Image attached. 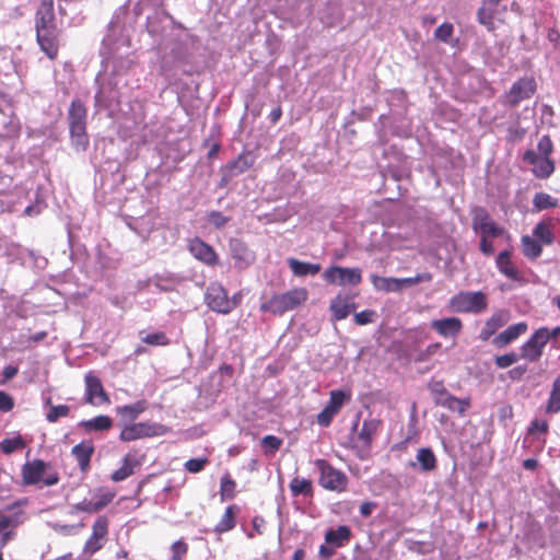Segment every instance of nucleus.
Here are the masks:
<instances>
[{"label":"nucleus","mask_w":560,"mask_h":560,"mask_svg":"<svg viewBox=\"0 0 560 560\" xmlns=\"http://www.w3.org/2000/svg\"><path fill=\"white\" fill-rule=\"evenodd\" d=\"M36 42L50 60H56L60 47V30L56 23L54 0H39L35 12Z\"/></svg>","instance_id":"f257e3e1"},{"label":"nucleus","mask_w":560,"mask_h":560,"mask_svg":"<svg viewBox=\"0 0 560 560\" xmlns=\"http://www.w3.org/2000/svg\"><path fill=\"white\" fill-rule=\"evenodd\" d=\"M69 132L77 150L85 151L90 140L86 132V107L80 100H73L68 110Z\"/></svg>","instance_id":"f03ea898"},{"label":"nucleus","mask_w":560,"mask_h":560,"mask_svg":"<svg viewBox=\"0 0 560 560\" xmlns=\"http://www.w3.org/2000/svg\"><path fill=\"white\" fill-rule=\"evenodd\" d=\"M308 292L305 288H294L282 294L273 295L260 305L262 312L275 315H282L285 312L295 310L307 301Z\"/></svg>","instance_id":"7ed1b4c3"},{"label":"nucleus","mask_w":560,"mask_h":560,"mask_svg":"<svg viewBox=\"0 0 560 560\" xmlns=\"http://www.w3.org/2000/svg\"><path fill=\"white\" fill-rule=\"evenodd\" d=\"M314 465L319 472L318 483L322 488L337 493L347 491L349 478L342 470L323 458L315 459Z\"/></svg>","instance_id":"20e7f679"},{"label":"nucleus","mask_w":560,"mask_h":560,"mask_svg":"<svg viewBox=\"0 0 560 560\" xmlns=\"http://www.w3.org/2000/svg\"><path fill=\"white\" fill-rule=\"evenodd\" d=\"M448 306L455 313L480 314L488 308V296L481 291H460L450 299Z\"/></svg>","instance_id":"39448f33"},{"label":"nucleus","mask_w":560,"mask_h":560,"mask_svg":"<svg viewBox=\"0 0 560 560\" xmlns=\"http://www.w3.org/2000/svg\"><path fill=\"white\" fill-rule=\"evenodd\" d=\"M50 468V464H47L42 459L26 462L22 466L21 471L23 483L31 486L43 481L45 486L57 485L59 481V475Z\"/></svg>","instance_id":"423d86ee"},{"label":"nucleus","mask_w":560,"mask_h":560,"mask_svg":"<svg viewBox=\"0 0 560 560\" xmlns=\"http://www.w3.org/2000/svg\"><path fill=\"white\" fill-rule=\"evenodd\" d=\"M537 84L533 77H523L515 81L503 96V104L511 108L521 102L529 100L536 92Z\"/></svg>","instance_id":"0eeeda50"},{"label":"nucleus","mask_w":560,"mask_h":560,"mask_svg":"<svg viewBox=\"0 0 560 560\" xmlns=\"http://www.w3.org/2000/svg\"><path fill=\"white\" fill-rule=\"evenodd\" d=\"M163 424L154 422H137L126 425L119 433V440L131 442L144 438H154L166 433Z\"/></svg>","instance_id":"6e6552de"},{"label":"nucleus","mask_w":560,"mask_h":560,"mask_svg":"<svg viewBox=\"0 0 560 560\" xmlns=\"http://www.w3.org/2000/svg\"><path fill=\"white\" fill-rule=\"evenodd\" d=\"M205 302L211 311L220 314H229L236 306V303L229 299L226 290L219 282L209 284Z\"/></svg>","instance_id":"1a4fd4ad"},{"label":"nucleus","mask_w":560,"mask_h":560,"mask_svg":"<svg viewBox=\"0 0 560 560\" xmlns=\"http://www.w3.org/2000/svg\"><path fill=\"white\" fill-rule=\"evenodd\" d=\"M109 529V521L105 515L98 516L93 525L92 533L84 542L83 553L93 556L105 546Z\"/></svg>","instance_id":"9d476101"},{"label":"nucleus","mask_w":560,"mask_h":560,"mask_svg":"<svg viewBox=\"0 0 560 560\" xmlns=\"http://www.w3.org/2000/svg\"><path fill=\"white\" fill-rule=\"evenodd\" d=\"M323 278L330 284L358 285L362 282V270L358 267L330 266L324 271Z\"/></svg>","instance_id":"9b49d317"},{"label":"nucleus","mask_w":560,"mask_h":560,"mask_svg":"<svg viewBox=\"0 0 560 560\" xmlns=\"http://www.w3.org/2000/svg\"><path fill=\"white\" fill-rule=\"evenodd\" d=\"M472 230L479 232L480 237H500L505 230L499 226L490 217L489 212L481 207L472 211Z\"/></svg>","instance_id":"f8f14e48"},{"label":"nucleus","mask_w":560,"mask_h":560,"mask_svg":"<svg viewBox=\"0 0 560 560\" xmlns=\"http://www.w3.org/2000/svg\"><path fill=\"white\" fill-rule=\"evenodd\" d=\"M85 382V394L84 400L86 404L92 406L109 405L110 399L108 394L105 392L101 378L93 372L86 373L84 377Z\"/></svg>","instance_id":"ddd939ff"},{"label":"nucleus","mask_w":560,"mask_h":560,"mask_svg":"<svg viewBox=\"0 0 560 560\" xmlns=\"http://www.w3.org/2000/svg\"><path fill=\"white\" fill-rule=\"evenodd\" d=\"M116 497L115 490L105 488L97 489L95 493V500L83 499L73 505V510L77 512H84L88 514L98 513L109 505Z\"/></svg>","instance_id":"4468645a"},{"label":"nucleus","mask_w":560,"mask_h":560,"mask_svg":"<svg viewBox=\"0 0 560 560\" xmlns=\"http://www.w3.org/2000/svg\"><path fill=\"white\" fill-rule=\"evenodd\" d=\"M523 161L533 165L532 172L539 179L549 178L556 168L555 161L551 158L539 156L533 149L524 152Z\"/></svg>","instance_id":"2eb2a0df"},{"label":"nucleus","mask_w":560,"mask_h":560,"mask_svg":"<svg viewBox=\"0 0 560 560\" xmlns=\"http://www.w3.org/2000/svg\"><path fill=\"white\" fill-rule=\"evenodd\" d=\"M255 164V158L249 152H242L238 156L229 162L226 165L222 167V178L220 186L224 187L233 177L241 175L248 171Z\"/></svg>","instance_id":"dca6fc26"},{"label":"nucleus","mask_w":560,"mask_h":560,"mask_svg":"<svg viewBox=\"0 0 560 560\" xmlns=\"http://www.w3.org/2000/svg\"><path fill=\"white\" fill-rule=\"evenodd\" d=\"M548 342V335L544 329H537L530 338L521 347V357L536 362L542 355V350Z\"/></svg>","instance_id":"f3484780"},{"label":"nucleus","mask_w":560,"mask_h":560,"mask_svg":"<svg viewBox=\"0 0 560 560\" xmlns=\"http://www.w3.org/2000/svg\"><path fill=\"white\" fill-rule=\"evenodd\" d=\"M190 254L200 262L213 267L219 262V256L214 248L199 237L189 241Z\"/></svg>","instance_id":"a211bd4d"},{"label":"nucleus","mask_w":560,"mask_h":560,"mask_svg":"<svg viewBox=\"0 0 560 560\" xmlns=\"http://www.w3.org/2000/svg\"><path fill=\"white\" fill-rule=\"evenodd\" d=\"M430 327L444 339H456L463 330L459 317H444L430 322Z\"/></svg>","instance_id":"6ab92c4d"},{"label":"nucleus","mask_w":560,"mask_h":560,"mask_svg":"<svg viewBox=\"0 0 560 560\" xmlns=\"http://www.w3.org/2000/svg\"><path fill=\"white\" fill-rule=\"evenodd\" d=\"M510 320V313L506 310L494 312L485 323L479 334V339L488 341L499 328L503 327Z\"/></svg>","instance_id":"aec40b11"},{"label":"nucleus","mask_w":560,"mask_h":560,"mask_svg":"<svg viewBox=\"0 0 560 560\" xmlns=\"http://www.w3.org/2000/svg\"><path fill=\"white\" fill-rule=\"evenodd\" d=\"M353 299L354 296L348 294H338L331 300L329 310L334 320H342L355 310Z\"/></svg>","instance_id":"412c9836"},{"label":"nucleus","mask_w":560,"mask_h":560,"mask_svg":"<svg viewBox=\"0 0 560 560\" xmlns=\"http://www.w3.org/2000/svg\"><path fill=\"white\" fill-rule=\"evenodd\" d=\"M382 420L376 418H369L363 421L358 433V440L364 450L369 451L371 448L375 436L382 429Z\"/></svg>","instance_id":"4be33fe9"},{"label":"nucleus","mask_w":560,"mask_h":560,"mask_svg":"<svg viewBox=\"0 0 560 560\" xmlns=\"http://www.w3.org/2000/svg\"><path fill=\"white\" fill-rule=\"evenodd\" d=\"M94 451L95 447L92 441H82L72 447L71 454L78 462L81 472L85 474L90 470Z\"/></svg>","instance_id":"5701e85b"},{"label":"nucleus","mask_w":560,"mask_h":560,"mask_svg":"<svg viewBox=\"0 0 560 560\" xmlns=\"http://www.w3.org/2000/svg\"><path fill=\"white\" fill-rule=\"evenodd\" d=\"M231 256L235 260V265L238 268L248 267L255 259L254 254L249 250L247 245L238 238L230 241Z\"/></svg>","instance_id":"b1692460"},{"label":"nucleus","mask_w":560,"mask_h":560,"mask_svg":"<svg viewBox=\"0 0 560 560\" xmlns=\"http://www.w3.org/2000/svg\"><path fill=\"white\" fill-rule=\"evenodd\" d=\"M527 324L525 322H520L517 324L509 326L506 329L497 335L492 343L495 347L503 348L516 340L521 335L527 331Z\"/></svg>","instance_id":"393cba45"},{"label":"nucleus","mask_w":560,"mask_h":560,"mask_svg":"<svg viewBox=\"0 0 560 560\" xmlns=\"http://www.w3.org/2000/svg\"><path fill=\"white\" fill-rule=\"evenodd\" d=\"M495 265L498 270L508 279L517 282L523 280L522 273L518 271V269L515 267L511 259L510 250L500 252L499 255L497 256Z\"/></svg>","instance_id":"a878e982"},{"label":"nucleus","mask_w":560,"mask_h":560,"mask_svg":"<svg viewBox=\"0 0 560 560\" xmlns=\"http://www.w3.org/2000/svg\"><path fill=\"white\" fill-rule=\"evenodd\" d=\"M409 467L416 468L419 466L423 472L434 471L438 467V458L430 447H421L417 451L416 462H409Z\"/></svg>","instance_id":"bb28decb"},{"label":"nucleus","mask_w":560,"mask_h":560,"mask_svg":"<svg viewBox=\"0 0 560 560\" xmlns=\"http://www.w3.org/2000/svg\"><path fill=\"white\" fill-rule=\"evenodd\" d=\"M241 512V508L237 504H231L222 514L220 521L215 524L213 532L218 535L228 533L236 526V520Z\"/></svg>","instance_id":"cd10ccee"},{"label":"nucleus","mask_w":560,"mask_h":560,"mask_svg":"<svg viewBox=\"0 0 560 560\" xmlns=\"http://www.w3.org/2000/svg\"><path fill=\"white\" fill-rule=\"evenodd\" d=\"M140 466H141V459L137 458L136 453H128L122 458L121 467L116 469L115 471H113V474L110 475V479L114 482L122 481V480L127 479L128 477H130L131 475H133L135 468L140 467Z\"/></svg>","instance_id":"c85d7f7f"},{"label":"nucleus","mask_w":560,"mask_h":560,"mask_svg":"<svg viewBox=\"0 0 560 560\" xmlns=\"http://www.w3.org/2000/svg\"><path fill=\"white\" fill-rule=\"evenodd\" d=\"M471 400L469 397L457 398L452 394H447L443 399L438 400L436 406H441L451 411H456L459 416H465L466 411L470 408Z\"/></svg>","instance_id":"c756f323"},{"label":"nucleus","mask_w":560,"mask_h":560,"mask_svg":"<svg viewBox=\"0 0 560 560\" xmlns=\"http://www.w3.org/2000/svg\"><path fill=\"white\" fill-rule=\"evenodd\" d=\"M352 536L351 529L347 525H340L336 529H329L325 534V541L334 547H342L350 540Z\"/></svg>","instance_id":"7c9ffc66"},{"label":"nucleus","mask_w":560,"mask_h":560,"mask_svg":"<svg viewBox=\"0 0 560 560\" xmlns=\"http://www.w3.org/2000/svg\"><path fill=\"white\" fill-rule=\"evenodd\" d=\"M292 497L303 495L310 499L314 498V486L311 479L295 476L289 485Z\"/></svg>","instance_id":"2f4dec72"},{"label":"nucleus","mask_w":560,"mask_h":560,"mask_svg":"<svg viewBox=\"0 0 560 560\" xmlns=\"http://www.w3.org/2000/svg\"><path fill=\"white\" fill-rule=\"evenodd\" d=\"M147 409H148L147 400L141 399L131 405L116 407V413L125 420L133 421Z\"/></svg>","instance_id":"473e14b6"},{"label":"nucleus","mask_w":560,"mask_h":560,"mask_svg":"<svg viewBox=\"0 0 560 560\" xmlns=\"http://www.w3.org/2000/svg\"><path fill=\"white\" fill-rule=\"evenodd\" d=\"M534 237L545 245H551L555 240L553 224L551 219L538 222L533 230Z\"/></svg>","instance_id":"72a5a7b5"},{"label":"nucleus","mask_w":560,"mask_h":560,"mask_svg":"<svg viewBox=\"0 0 560 560\" xmlns=\"http://www.w3.org/2000/svg\"><path fill=\"white\" fill-rule=\"evenodd\" d=\"M288 264L292 272L298 277H306L307 275L314 276L320 271L319 264L300 261L295 258H290Z\"/></svg>","instance_id":"f704fd0d"},{"label":"nucleus","mask_w":560,"mask_h":560,"mask_svg":"<svg viewBox=\"0 0 560 560\" xmlns=\"http://www.w3.org/2000/svg\"><path fill=\"white\" fill-rule=\"evenodd\" d=\"M81 427L88 432L107 431L113 427V419L108 416L101 415L93 419L82 421Z\"/></svg>","instance_id":"c9c22d12"},{"label":"nucleus","mask_w":560,"mask_h":560,"mask_svg":"<svg viewBox=\"0 0 560 560\" xmlns=\"http://www.w3.org/2000/svg\"><path fill=\"white\" fill-rule=\"evenodd\" d=\"M236 495V482L229 472L222 476L220 480L221 501L232 500Z\"/></svg>","instance_id":"e433bc0d"},{"label":"nucleus","mask_w":560,"mask_h":560,"mask_svg":"<svg viewBox=\"0 0 560 560\" xmlns=\"http://www.w3.org/2000/svg\"><path fill=\"white\" fill-rule=\"evenodd\" d=\"M560 411V375L552 383V389L546 406V412L553 415Z\"/></svg>","instance_id":"4c0bfd02"},{"label":"nucleus","mask_w":560,"mask_h":560,"mask_svg":"<svg viewBox=\"0 0 560 560\" xmlns=\"http://www.w3.org/2000/svg\"><path fill=\"white\" fill-rule=\"evenodd\" d=\"M522 247L523 254L529 259H536L542 253L540 243L528 235L522 236Z\"/></svg>","instance_id":"58836bf2"},{"label":"nucleus","mask_w":560,"mask_h":560,"mask_svg":"<svg viewBox=\"0 0 560 560\" xmlns=\"http://www.w3.org/2000/svg\"><path fill=\"white\" fill-rule=\"evenodd\" d=\"M370 279H371L373 287L376 290H381V291H385V292L399 291L397 278H386V277H380L377 275H371Z\"/></svg>","instance_id":"ea45409f"},{"label":"nucleus","mask_w":560,"mask_h":560,"mask_svg":"<svg viewBox=\"0 0 560 560\" xmlns=\"http://www.w3.org/2000/svg\"><path fill=\"white\" fill-rule=\"evenodd\" d=\"M26 447V442L22 435L18 434L11 439H3L0 442V450L5 455H10L19 450H23Z\"/></svg>","instance_id":"a19ab883"},{"label":"nucleus","mask_w":560,"mask_h":560,"mask_svg":"<svg viewBox=\"0 0 560 560\" xmlns=\"http://www.w3.org/2000/svg\"><path fill=\"white\" fill-rule=\"evenodd\" d=\"M350 398V395H347L345 392L340 389L331 390L329 394V401L327 407L334 410L336 413L340 411L345 401Z\"/></svg>","instance_id":"79ce46f5"},{"label":"nucleus","mask_w":560,"mask_h":560,"mask_svg":"<svg viewBox=\"0 0 560 560\" xmlns=\"http://www.w3.org/2000/svg\"><path fill=\"white\" fill-rule=\"evenodd\" d=\"M170 550H171V559L170 560H185V558L188 553V550H189V546L183 538H180L171 545Z\"/></svg>","instance_id":"37998d69"},{"label":"nucleus","mask_w":560,"mask_h":560,"mask_svg":"<svg viewBox=\"0 0 560 560\" xmlns=\"http://www.w3.org/2000/svg\"><path fill=\"white\" fill-rule=\"evenodd\" d=\"M431 280H432V275L430 272L418 273L415 277H409V278H400V279L397 278L399 291L404 287L416 285L420 282H430Z\"/></svg>","instance_id":"c03bdc74"},{"label":"nucleus","mask_w":560,"mask_h":560,"mask_svg":"<svg viewBox=\"0 0 560 560\" xmlns=\"http://www.w3.org/2000/svg\"><path fill=\"white\" fill-rule=\"evenodd\" d=\"M477 20L481 25H485L489 31L494 30L493 10L482 5L477 11Z\"/></svg>","instance_id":"a18cd8bd"},{"label":"nucleus","mask_w":560,"mask_h":560,"mask_svg":"<svg viewBox=\"0 0 560 560\" xmlns=\"http://www.w3.org/2000/svg\"><path fill=\"white\" fill-rule=\"evenodd\" d=\"M428 388L433 396L435 405H438L439 399H443L448 394L443 381L432 380L429 382Z\"/></svg>","instance_id":"49530a36"},{"label":"nucleus","mask_w":560,"mask_h":560,"mask_svg":"<svg viewBox=\"0 0 560 560\" xmlns=\"http://www.w3.org/2000/svg\"><path fill=\"white\" fill-rule=\"evenodd\" d=\"M141 340L150 346H168L170 339L163 331H156L152 334H148L147 336L142 337Z\"/></svg>","instance_id":"de8ad7c7"},{"label":"nucleus","mask_w":560,"mask_h":560,"mask_svg":"<svg viewBox=\"0 0 560 560\" xmlns=\"http://www.w3.org/2000/svg\"><path fill=\"white\" fill-rule=\"evenodd\" d=\"M442 348L441 342H432L427 346L425 349L421 350L415 361L416 362H425L429 361L432 357H434Z\"/></svg>","instance_id":"09e8293b"},{"label":"nucleus","mask_w":560,"mask_h":560,"mask_svg":"<svg viewBox=\"0 0 560 560\" xmlns=\"http://www.w3.org/2000/svg\"><path fill=\"white\" fill-rule=\"evenodd\" d=\"M454 33V26L452 23L445 22L441 24L434 31V38L443 43H450V39Z\"/></svg>","instance_id":"8fccbe9b"},{"label":"nucleus","mask_w":560,"mask_h":560,"mask_svg":"<svg viewBox=\"0 0 560 560\" xmlns=\"http://www.w3.org/2000/svg\"><path fill=\"white\" fill-rule=\"evenodd\" d=\"M70 408L67 405L51 406L46 415V420L50 423L56 422L61 417L69 416Z\"/></svg>","instance_id":"3c124183"},{"label":"nucleus","mask_w":560,"mask_h":560,"mask_svg":"<svg viewBox=\"0 0 560 560\" xmlns=\"http://www.w3.org/2000/svg\"><path fill=\"white\" fill-rule=\"evenodd\" d=\"M533 203L538 210H545L556 206L552 197L546 192H537L534 196Z\"/></svg>","instance_id":"603ef678"},{"label":"nucleus","mask_w":560,"mask_h":560,"mask_svg":"<svg viewBox=\"0 0 560 560\" xmlns=\"http://www.w3.org/2000/svg\"><path fill=\"white\" fill-rule=\"evenodd\" d=\"M553 152V143L550 136L545 135L540 138L537 143V154L539 156H548L551 158Z\"/></svg>","instance_id":"864d4df0"},{"label":"nucleus","mask_w":560,"mask_h":560,"mask_svg":"<svg viewBox=\"0 0 560 560\" xmlns=\"http://www.w3.org/2000/svg\"><path fill=\"white\" fill-rule=\"evenodd\" d=\"M208 463L209 459L207 457L190 458L184 464V467L190 474H198L205 469Z\"/></svg>","instance_id":"5fc2aeb1"},{"label":"nucleus","mask_w":560,"mask_h":560,"mask_svg":"<svg viewBox=\"0 0 560 560\" xmlns=\"http://www.w3.org/2000/svg\"><path fill=\"white\" fill-rule=\"evenodd\" d=\"M282 445V440L276 435H266L261 439V446L270 453H276Z\"/></svg>","instance_id":"6e6d98bb"},{"label":"nucleus","mask_w":560,"mask_h":560,"mask_svg":"<svg viewBox=\"0 0 560 560\" xmlns=\"http://www.w3.org/2000/svg\"><path fill=\"white\" fill-rule=\"evenodd\" d=\"M549 432V423L547 420L534 419L528 427L527 433L535 435L537 433L547 434Z\"/></svg>","instance_id":"4d7b16f0"},{"label":"nucleus","mask_w":560,"mask_h":560,"mask_svg":"<svg viewBox=\"0 0 560 560\" xmlns=\"http://www.w3.org/2000/svg\"><path fill=\"white\" fill-rule=\"evenodd\" d=\"M376 317V313L375 311L373 310H364L360 313H355L354 314V317H353V320L357 325L359 326H363V325H366V324H370L372 322H374Z\"/></svg>","instance_id":"13d9d810"},{"label":"nucleus","mask_w":560,"mask_h":560,"mask_svg":"<svg viewBox=\"0 0 560 560\" xmlns=\"http://www.w3.org/2000/svg\"><path fill=\"white\" fill-rule=\"evenodd\" d=\"M517 360H518V355L515 352H511V353L495 357L494 361H495V365L499 369H506V368L511 366L512 364H514L515 362H517Z\"/></svg>","instance_id":"bf43d9fd"},{"label":"nucleus","mask_w":560,"mask_h":560,"mask_svg":"<svg viewBox=\"0 0 560 560\" xmlns=\"http://www.w3.org/2000/svg\"><path fill=\"white\" fill-rule=\"evenodd\" d=\"M208 221L217 229L223 228L228 222L229 218L220 211H211L208 214Z\"/></svg>","instance_id":"052dcab7"},{"label":"nucleus","mask_w":560,"mask_h":560,"mask_svg":"<svg viewBox=\"0 0 560 560\" xmlns=\"http://www.w3.org/2000/svg\"><path fill=\"white\" fill-rule=\"evenodd\" d=\"M337 413L331 410L330 408H328L327 406L317 415V423L322 427H328L334 417L336 416Z\"/></svg>","instance_id":"680f3d73"},{"label":"nucleus","mask_w":560,"mask_h":560,"mask_svg":"<svg viewBox=\"0 0 560 560\" xmlns=\"http://www.w3.org/2000/svg\"><path fill=\"white\" fill-rule=\"evenodd\" d=\"M14 407V399L11 395L0 390V410L3 412L11 411Z\"/></svg>","instance_id":"e2e57ef3"},{"label":"nucleus","mask_w":560,"mask_h":560,"mask_svg":"<svg viewBox=\"0 0 560 560\" xmlns=\"http://www.w3.org/2000/svg\"><path fill=\"white\" fill-rule=\"evenodd\" d=\"M491 237H480V243H479V248H480V252L486 255V256H490L494 253V247H493V244L490 240Z\"/></svg>","instance_id":"0e129e2a"},{"label":"nucleus","mask_w":560,"mask_h":560,"mask_svg":"<svg viewBox=\"0 0 560 560\" xmlns=\"http://www.w3.org/2000/svg\"><path fill=\"white\" fill-rule=\"evenodd\" d=\"M527 372V366L518 365L509 371L510 378L512 380H521L524 374Z\"/></svg>","instance_id":"69168bd1"},{"label":"nucleus","mask_w":560,"mask_h":560,"mask_svg":"<svg viewBox=\"0 0 560 560\" xmlns=\"http://www.w3.org/2000/svg\"><path fill=\"white\" fill-rule=\"evenodd\" d=\"M12 525H13V520L9 515H7L2 511H0V533L4 532Z\"/></svg>","instance_id":"338daca9"},{"label":"nucleus","mask_w":560,"mask_h":560,"mask_svg":"<svg viewBox=\"0 0 560 560\" xmlns=\"http://www.w3.org/2000/svg\"><path fill=\"white\" fill-rule=\"evenodd\" d=\"M375 505L376 504L374 502H363L360 505V514L363 517H369L372 514V511L375 508Z\"/></svg>","instance_id":"774afa93"}]
</instances>
